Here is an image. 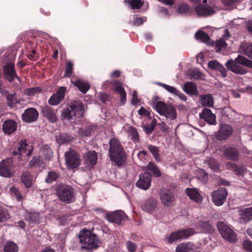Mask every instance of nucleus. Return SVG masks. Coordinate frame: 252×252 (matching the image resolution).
Instances as JSON below:
<instances>
[{
  "label": "nucleus",
  "instance_id": "f257e3e1",
  "mask_svg": "<svg viewBox=\"0 0 252 252\" xmlns=\"http://www.w3.org/2000/svg\"><path fill=\"white\" fill-rule=\"evenodd\" d=\"M108 155L111 161L119 167L125 164L126 154L120 141L116 137L111 138L109 142Z\"/></svg>",
  "mask_w": 252,
  "mask_h": 252
},
{
  "label": "nucleus",
  "instance_id": "f03ea898",
  "mask_svg": "<svg viewBox=\"0 0 252 252\" xmlns=\"http://www.w3.org/2000/svg\"><path fill=\"white\" fill-rule=\"evenodd\" d=\"M78 237L82 244V250L92 251L99 247V240L97 236L93 232V229H83L80 231Z\"/></svg>",
  "mask_w": 252,
  "mask_h": 252
},
{
  "label": "nucleus",
  "instance_id": "7ed1b4c3",
  "mask_svg": "<svg viewBox=\"0 0 252 252\" xmlns=\"http://www.w3.org/2000/svg\"><path fill=\"white\" fill-rule=\"evenodd\" d=\"M237 63L252 68V61L247 59L242 55H238L235 59V61H233L232 60H228L226 63L225 66L227 69L235 73L239 74H246L248 72L247 70Z\"/></svg>",
  "mask_w": 252,
  "mask_h": 252
},
{
  "label": "nucleus",
  "instance_id": "20e7f679",
  "mask_svg": "<svg viewBox=\"0 0 252 252\" xmlns=\"http://www.w3.org/2000/svg\"><path fill=\"white\" fill-rule=\"evenodd\" d=\"M154 107L159 115L164 116L167 119L173 121L177 117L176 109L173 104H167L159 101L156 102Z\"/></svg>",
  "mask_w": 252,
  "mask_h": 252
},
{
  "label": "nucleus",
  "instance_id": "39448f33",
  "mask_svg": "<svg viewBox=\"0 0 252 252\" xmlns=\"http://www.w3.org/2000/svg\"><path fill=\"white\" fill-rule=\"evenodd\" d=\"M73 189L65 184H59L56 188L57 194L60 199L66 203L73 201Z\"/></svg>",
  "mask_w": 252,
  "mask_h": 252
},
{
  "label": "nucleus",
  "instance_id": "423d86ee",
  "mask_svg": "<svg viewBox=\"0 0 252 252\" xmlns=\"http://www.w3.org/2000/svg\"><path fill=\"white\" fill-rule=\"evenodd\" d=\"M218 230L223 238L231 243L237 241V238L234 231L223 222L219 221L217 224Z\"/></svg>",
  "mask_w": 252,
  "mask_h": 252
},
{
  "label": "nucleus",
  "instance_id": "0eeeda50",
  "mask_svg": "<svg viewBox=\"0 0 252 252\" xmlns=\"http://www.w3.org/2000/svg\"><path fill=\"white\" fill-rule=\"evenodd\" d=\"M65 159L66 166L69 169L76 168L80 165L79 155L73 150H70L65 153Z\"/></svg>",
  "mask_w": 252,
  "mask_h": 252
},
{
  "label": "nucleus",
  "instance_id": "6e6552de",
  "mask_svg": "<svg viewBox=\"0 0 252 252\" xmlns=\"http://www.w3.org/2000/svg\"><path fill=\"white\" fill-rule=\"evenodd\" d=\"M194 233V230L192 228H188L174 231L169 236L167 241L171 244L178 240L186 239Z\"/></svg>",
  "mask_w": 252,
  "mask_h": 252
},
{
  "label": "nucleus",
  "instance_id": "1a4fd4ad",
  "mask_svg": "<svg viewBox=\"0 0 252 252\" xmlns=\"http://www.w3.org/2000/svg\"><path fill=\"white\" fill-rule=\"evenodd\" d=\"M11 158L3 159L0 162V175L6 178H11L14 174Z\"/></svg>",
  "mask_w": 252,
  "mask_h": 252
},
{
  "label": "nucleus",
  "instance_id": "9d476101",
  "mask_svg": "<svg viewBox=\"0 0 252 252\" xmlns=\"http://www.w3.org/2000/svg\"><path fill=\"white\" fill-rule=\"evenodd\" d=\"M3 73L5 79L10 83L12 82L15 79L20 80L15 69V65L12 63H8L4 66Z\"/></svg>",
  "mask_w": 252,
  "mask_h": 252
},
{
  "label": "nucleus",
  "instance_id": "9b49d317",
  "mask_svg": "<svg viewBox=\"0 0 252 252\" xmlns=\"http://www.w3.org/2000/svg\"><path fill=\"white\" fill-rule=\"evenodd\" d=\"M227 191L224 188H220L212 193V201L217 206L222 205L226 201Z\"/></svg>",
  "mask_w": 252,
  "mask_h": 252
},
{
  "label": "nucleus",
  "instance_id": "f8f14e48",
  "mask_svg": "<svg viewBox=\"0 0 252 252\" xmlns=\"http://www.w3.org/2000/svg\"><path fill=\"white\" fill-rule=\"evenodd\" d=\"M127 217L125 213L121 211H116L106 215L105 219L112 222L121 224L122 222L127 219Z\"/></svg>",
  "mask_w": 252,
  "mask_h": 252
},
{
  "label": "nucleus",
  "instance_id": "ddd939ff",
  "mask_svg": "<svg viewBox=\"0 0 252 252\" xmlns=\"http://www.w3.org/2000/svg\"><path fill=\"white\" fill-rule=\"evenodd\" d=\"M151 174L147 171L141 174L139 180L136 183V187L143 190L148 189L151 186Z\"/></svg>",
  "mask_w": 252,
  "mask_h": 252
},
{
  "label": "nucleus",
  "instance_id": "4468645a",
  "mask_svg": "<svg viewBox=\"0 0 252 252\" xmlns=\"http://www.w3.org/2000/svg\"><path fill=\"white\" fill-rule=\"evenodd\" d=\"M232 127L227 124H221L216 135V138L220 141L227 139L232 133Z\"/></svg>",
  "mask_w": 252,
  "mask_h": 252
},
{
  "label": "nucleus",
  "instance_id": "2eb2a0df",
  "mask_svg": "<svg viewBox=\"0 0 252 252\" xmlns=\"http://www.w3.org/2000/svg\"><path fill=\"white\" fill-rule=\"evenodd\" d=\"M39 113L36 108L31 107L26 109L22 115L23 121L26 123H32L36 121Z\"/></svg>",
  "mask_w": 252,
  "mask_h": 252
},
{
  "label": "nucleus",
  "instance_id": "dca6fc26",
  "mask_svg": "<svg viewBox=\"0 0 252 252\" xmlns=\"http://www.w3.org/2000/svg\"><path fill=\"white\" fill-rule=\"evenodd\" d=\"M65 91V87H60L57 92L53 94L49 99V104L51 105H57L60 103L64 98Z\"/></svg>",
  "mask_w": 252,
  "mask_h": 252
},
{
  "label": "nucleus",
  "instance_id": "f3484780",
  "mask_svg": "<svg viewBox=\"0 0 252 252\" xmlns=\"http://www.w3.org/2000/svg\"><path fill=\"white\" fill-rule=\"evenodd\" d=\"M161 203L165 206H171L174 201L173 193L169 189H163L159 194Z\"/></svg>",
  "mask_w": 252,
  "mask_h": 252
},
{
  "label": "nucleus",
  "instance_id": "a211bd4d",
  "mask_svg": "<svg viewBox=\"0 0 252 252\" xmlns=\"http://www.w3.org/2000/svg\"><path fill=\"white\" fill-rule=\"evenodd\" d=\"M69 107L74 116L76 115L78 118L83 117L84 106L81 101L78 100H72L69 104Z\"/></svg>",
  "mask_w": 252,
  "mask_h": 252
},
{
  "label": "nucleus",
  "instance_id": "6ab92c4d",
  "mask_svg": "<svg viewBox=\"0 0 252 252\" xmlns=\"http://www.w3.org/2000/svg\"><path fill=\"white\" fill-rule=\"evenodd\" d=\"M18 124L12 119H7L2 126V130L5 135H10L17 130Z\"/></svg>",
  "mask_w": 252,
  "mask_h": 252
},
{
  "label": "nucleus",
  "instance_id": "aec40b11",
  "mask_svg": "<svg viewBox=\"0 0 252 252\" xmlns=\"http://www.w3.org/2000/svg\"><path fill=\"white\" fill-rule=\"evenodd\" d=\"M41 112L43 117L49 122L54 123L57 122V117L56 113L51 107L48 105L41 106Z\"/></svg>",
  "mask_w": 252,
  "mask_h": 252
},
{
  "label": "nucleus",
  "instance_id": "412c9836",
  "mask_svg": "<svg viewBox=\"0 0 252 252\" xmlns=\"http://www.w3.org/2000/svg\"><path fill=\"white\" fill-rule=\"evenodd\" d=\"M199 116L210 125H216L217 124L216 116L210 109L204 108L200 113Z\"/></svg>",
  "mask_w": 252,
  "mask_h": 252
},
{
  "label": "nucleus",
  "instance_id": "4be33fe9",
  "mask_svg": "<svg viewBox=\"0 0 252 252\" xmlns=\"http://www.w3.org/2000/svg\"><path fill=\"white\" fill-rule=\"evenodd\" d=\"M195 10L198 16L207 17L214 14L215 10L211 7L200 4L195 8Z\"/></svg>",
  "mask_w": 252,
  "mask_h": 252
},
{
  "label": "nucleus",
  "instance_id": "5701e85b",
  "mask_svg": "<svg viewBox=\"0 0 252 252\" xmlns=\"http://www.w3.org/2000/svg\"><path fill=\"white\" fill-rule=\"evenodd\" d=\"M194 226L204 233H211L213 232L212 225L208 221H205L197 219L194 221Z\"/></svg>",
  "mask_w": 252,
  "mask_h": 252
},
{
  "label": "nucleus",
  "instance_id": "b1692460",
  "mask_svg": "<svg viewBox=\"0 0 252 252\" xmlns=\"http://www.w3.org/2000/svg\"><path fill=\"white\" fill-rule=\"evenodd\" d=\"M157 201L153 198H150L146 200L141 205V209L148 213L155 211L157 207Z\"/></svg>",
  "mask_w": 252,
  "mask_h": 252
},
{
  "label": "nucleus",
  "instance_id": "393cba45",
  "mask_svg": "<svg viewBox=\"0 0 252 252\" xmlns=\"http://www.w3.org/2000/svg\"><path fill=\"white\" fill-rule=\"evenodd\" d=\"M113 85L115 91L120 96V102L122 104H124L126 100V93L123 87V84L121 82L116 80L114 81Z\"/></svg>",
  "mask_w": 252,
  "mask_h": 252
},
{
  "label": "nucleus",
  "instance_id": "a878e982",
  "mask_svg": "<svg viewBox=\"0 0 252 252\" xmlns=\"http://www.w3.org/2000/svg\"><path fill=\"white\" fill-rule=\"evenodd\" d=\"M176 252H200L196 251V248L192 243H182L176 247Z\"/></svg>",
  "mask_w": 252,
  "mask_h": 252
},
{
  "label": "nucleus",
  "instance_id": "bb28decb",
  "mask_svg": "<svg viewBox=\"0 0 252 252\" xmlns=\"http://www.w3.org/2000/svg\"><path fill=\"white\" fill-rule=\"evenodd\" d=\"M223 154L227 159L234 161H237L239 158V152L235 148H227L224 150Z\"/></svg>",
  "mask_w": 252,
  "mask_h": 252
},
{
  "label": "nucleus",
  "instance_id": "cd10ccee",
  "mask_svg": "<svg viewBox=\"0 0 252 252\" xmlns=\"http://www.w3.org/2000/svg\"><path fill=\"white\" fill-rule=\"evenodd\" d=\"M97 159V153L94 151H89L86 154L84 157V163L87 166L93 167L95 165Z\"/></svg>",
  "mask_w": 252,
  "mask_h": 252
},
{
  "label": "nucleus",
  "instance_id": "c85d7f7f",
  "mask_svg": "<svg viewBox=\"0 0 252 252\" xmlns=\"http://www.w3.org/2000/svg\"><path fill=\"white\" fill-rule=\"evenodd\" d=\"M1 86V84H0V92H1L3 94H5L6 95L8 106H9L11 108H13L15 105L18 103L15 94H9L8 93V91L7 90L2 91Z\"/></svg>",
  "mask_w": 252,
  "mask_h": 252
},
{
  "label": "nucleus",
  "instance_id": "c756f323",
  "mask_svg": "<svg viewBox=\"0 0 252 252\" xmlns=\"http://www.w3.org/2000/svg\"><path fill=\"white\" fill-rule=\"evenodd\" d=\"M186 193L189 199L197 203L201 202L202 197L199 193L198 190L195 188H187Z\"/></svg>",
  "mask_w": 252,
  "mask_h": 252
},
{
  "label": "nucleus",
  "instance_id": "7c9ffc66",
  "mask_svg": "<svg viewBox=\"0 0 252 252\" xmlns=\"http://www.w3.org/2000/svg\"><path fill=\"white\" fill-rule=\"evenodd\" d=\"M183 90L186 94L190 95H197L198 94L197 86L194 83L192 82L185 83L184 84Z\"/></svg>",
  "mask_w": 252,
  "mask_h": 252
},
{
  "label": "nucleus",
  "instance_id": "2f4dec72",
  "mask_svg": "<svg viewBox=\"0 0 252 252\" xmlns=\"http://www.w3.org/2000/svg\"><path fill=\"white\" fill-rule=\"evenodd\" d=\"M20 180L27 189L32 187L33 176L30 172L28 171L23 172L21 176Z\"/></svg>",
  "mask_w": 252,
  "mask_h": 252
},
{
  "label": "nucleus",
  "instance_id": "473e14b6",
  "mask_svg": "<svg viewBox=\"0 0 252 252\" xmlns=\"http://www.w3.org/2000/svg\"><path fill=\"white\" fill-rule=\"evenodd\" d=\"M28 144L26 142V140H21L18 145L17 150H14L12 152L13 156H17L19 159H21L23 155L26 153L27 147Z\"/></svg>",
  "mask_w": 252,
  "mask_h": 252
},
{
  "label": "nucleus",
  "instance_id": "72a5a7b5",
  "mask_svg": "<svg viewBox=\"0 0 252 252\" xmlns=\"http://www.w3.org/2000/svg\"><path fill=\"white\" fill-rule=\"evenodd\" d=\"M71 82L74 86L76 87L83 94L86 93L90 88L88 83L84 82L80 79L71 81Z\"/></svg>",
  "mask_w": 252,
  "mask_h": 252
},
{
  "label": "nucleus",
  "instance_id": "f704fd0d",
  "mask_svg": "<svg viewBox=\"0 0 252 252\" xmlns=\"http://www.w3.org/2000/svg\"><path fill=\"white\" fill-rule=\"evenodd\" d=\"M200 99L203 106L212 107L214 105V98L210 94H202Z\"/></svg>",
  "mask_w": 252,
  "mask_h": 252
},
{
  "label": "nucleus",
  "instance_id": "c9c22d12",
  "mask_svg": "<svg viewBox=\"0 0 252 252\" xmlns=\"http://www.w3.org/2000/svg\"><path fill=\"white\" fill-rule=\"evenodd\" d=\"M25 220L29 222L38 223L39 222V214L35 212H30L26 211L24 215Z\"/></svg>",
  "mask_w": 252,
  "mask_h": 252
},
{
  "label": "nucleus",
  "instance_id": "e433bc0d",
  "mask_svg": "<svg viewBox=\"0 0 252 252\" xmlns=\"http://www.w3.org/2000/svg\"><path fill=\"white\" fill-rule=\"evenodd\" d=\"M148 149L151 153L155 160L157 162L160 161V157L159 154V149L157 146L149 144L147 146Z\"/></svg>",
  "mask_w": 252,
  "mask_h": 252
},
{
  "label": "nucleus",
  "instance_id": "4c0bfd02",
  "mask_svg": "<svg viewBox=\"0 0 252 252\" xmlns=\"http://www.w3.org/2000/svg\"><path fill=\"white\" fill-rule=\"evenodd\" d=\"M227 166L228 168L233 170L236 175H243L244 173L245 169L243 166H239L232 163H228Z\"/></svg>",
  "mask_w": 252,
  "mask_h": 252
},
{
  "label": "nucleus",
  "instance_id": "58836bf2",
  "mask_svg": "<svg viewBox=\"0 0 252 252\" xmlns=\"http://www.w3.org/2000/svg\"><path fill=\"white\" fill-rule=\"evenodd\" d=\"M43 164V162L40 157H33L29 162V166L30 168L40 167L42 166Z\"/></svg>",
  "mask_w": 252,
  "mask_h": 252
},
{
  "label": "nucleus",
  "instance_id": "ea45409f",
  "mask_svg": "<svg viewBox=\"0 0 252 252\" xmlns=\"http://www.w3.org/2000/svg\"><path fill=\"white\" fill-rule=\"evenodd\" d=\"M241 218L245 221L252 219V207L247 208L240 212Z\"/></svg>",
  "mask_w": 252,
  "mask_h": 252
},
{
  "label": "nucleus",
  "instance_id": "a19ab883",
  "mask_svg": "<svg viewBox=\"0 0 252 252\" xmlns=\"http://www.w3.org/2000/svg\"><path fill=\"white\" fill-rule=\"evenodd\" d=\"M129 136L130 137V139L134 143H137L139 142L140 138L139 133L136 128L134 127H130L128 130Z\"/></svg>",
  "mask_w": 252,
  "mask_h": 252
},
{
  "label": "nucleus",
  "instance_id": "79ce46f5",
  "mask_svg": "<svg viewBox=\"0 0 252 252\" xmlns=\"http://www.w3.org/2000/svg\"><path fill=\"white\" fill-rule=\"evenodd\" d=\"M18 246L12 241L8 242L3 247V252H18Z\"/></svg>",
  "mask_w": 252,
  "mask_h": 252
},
{
  "label": "nucleus",
  "instance_id": "37998d69",
  "mask_svg": "<svg viewBox=\"0 0 252 252\" xmlns=\"http://www.w3.org/2000/svg\"><path fill=\"white\" fill-rule=\"evenodd\" d=\"M73 139V137L71 135L65 133L61 134L57 138L58 142L60 144L69 143Z\"/></svg>",
  "mask_w": 252,
  "mask_h": 252
},
{
  "label": "nucleus",
  "instance_id": "c03bdc74",
  "mask_svg": "<svg viewBox=\"0 0 252 252\" xmlns=\"http://www.w3.org/2000/svg\"><path fill=\"white\" fill-rule=\"evenodd\" d=\"M147 169L151 171L154 177H159L161 174L157 166L152 162H150L147 166Z\"/></svg>",
  "mask_w": 252,
  "mask_h": 252
},
{
  "label": "nucleus",
  "instance_id": "a18cd8bd",
  "mask_svg": "<svg viewBox=\"0 0 252 252\" xmlns=\"http://www.w3.org/2000/svg\"><path fill=\"white\" fill-rule=\"evenodd\" d=\"M60 176V174L55 171H49L45 179V182L48 184H50L53 182L56 181Z\"/></svg>",
  "mask_w": 252,
  "mask_h": 252
},
{
  "label": "nucleus",
  "instance_id": "49530a36",
  "mask_svg": "<svg viewBox=\"0 0 252 252\" xmlns=\"http://www.w3.org/2000/svg\"><path fill=\"white\" fill-rule=\"evenodd\" d=\"M178 11L181 14H190L191 10L189 6L185 3H180L178 5Z\"/></svg>",
  "mask_w": 252,
  "mask_h": 252
},
{
  "label": "nucleus",
  "instance_id": "de8ad7c7",
  "mask_svg": "<svg viewBox=\"0 0 252 252\" xmlns=\"http://www.w3.org/2000/svg\"><path fill=\"white\" fill-rule=\"evenodd\" d=\"M92 130L93 126L91 125H89L85 127L80 128L79 130L78 133L79 135L82 137H88L91 135Z\"/></svg>",
  "mask_w": 252,
  "mask_h": 252
},
{
  "label": "nucleus",
  "instance_id": "09e8293b",
  "mask_svg": "<svg viewBox=\"0 0 252 252\" xmlns=\"http://www.w3.org/2000/svg\"><path fill=\"white\" fill-rule=\"evenodd\" d=\"M11 194L15 196L18 202L22 201L24 197L21 194L20 191L16 187H12L10 189Z\"/></svg>",
  "mask_w": 252,
  "mask_h": 252
},
{
  "label": "nucleus",
  "instance_id": "8fccbe9b",
  "mask_svg": "<svg viewBox=\"0 0 252 252\" xmlns=\"http://www.w3.org/2000/svg\"><path fill=\"white\" fill-rule=\"evenodd\" d=\"M195 36L197 40H199L204 42H208L210 39L208 34L201 31H199L196 32Z\"/></svg>",
  "mask_w": 252,
  "mask_h": 252
},
{
  "label": "nucleus",
  "instance_id": "3c124183",
  "mask_svg": "<svg viewBox=\"0 0 252 252\" xmlns=\"http://www.w3.org/2000/svg\"><path fill=\"white\" fill-rule=\"evenodd\" d=\"M156 124L157 120L155 119H154L150 124L145 125L144 126V130L146 134L148 135L151 134L152 132L154 131Z\"/></svg>",
  "mask_w": 252,
  "mask_h": 252
},
{
  "label": "nucleus",
  "instance_id": "603ef678",
  "mask_svg": "<svg viewBox=\"0 0 252 252\" xmlns=\"http://www.w3.org/2000/svg\"><path fill=\"white\" fill-rule=\"evenodd\" d=\"M41 91L42 89L40 87H36L27 89L25 91V93L29 96H33L36 94L41 93Z\"/></svg>",
  "mask_w": 252,
  "mask_h": 252
},
{
  "label": "nucleus",
  "instance_id": "864d4df0",
  "mask_svg": "<svg viewBox=\"0 0 252 252\" xmlns=\"http://www.w3.org/2000/svg\"><path fill=\"white\" fill-rule=\"evenodd\" d=\"M227 46L226 42L222 38H220L215 42L216 51L220 52L222 48L226 47Z\"/></svg>",
  "mask_w": 252,
  "mask_h": 252
},
{
  "label": "nucleus",
  "instance_id": "5fc2aeb1",
  "mask_svg": "<svg viewBox=\"0 0 252 252\" xmlns=\"http://www.w3.org/2000/svg\"><path fill=\"white\" fill-rule=\"evenodd\" d=\"M128 2L133 9H140L143 5L141 0H128Z\"/></svg>",
  "mask_w": 252,
  "mask_h": 252
},
{
  "label": "nucleus",
  "instance_id": "6e6d98bb",
  "mask_svg": "<svg viewBox=\"0 0 252 252\" xmlns=\"http://www.w3.org/2000/svg\"><path fill=\"white\" fill-rule=\"evenodd\" d=\"M158 85L159 86L162 87L164 89H165L168 92H169L172 94H174L175 95L177 93H178V90H177V89L174 87L170 86H169L168 85H166L165 84H163L162 83H158Z\"/></svg>",
  "mask_w": 252,
  "mask_h": 252
},
{
  "label": "nucleus",
  "instance_id": "4d7b16f0",
  "mask_svg": "<svg viewBox=\"0 0 252 252\" xmlns=\"http://www.w3.org/2000/svg\"><path fill=\"white\" fill-rule=\"evenodd\" d=\"M73 63L70 61L67 62L66 66H65V73H64V76L65 77H70L73 73Z\"/></svg>",
  "mask_w": 252,
  "mask_h": 252
},
{
  "label": "nucleus",
  "instance_id": "13d9d810",
  "mask_svg": "<svg viewBox=\"0 0 252 252\" xmlns=\"http://www.w3.org/2000/svg\"><path fill=\"white\" fill-rule=\"evenodd\" d=\"M8 218V211L2 207H0V222L5 221Z\"/></svg>",
  "mask_w": 252,
  "mask_h": 252
},
{
  "label": "nucleus",
  "instance_id": "bf43d9fd",
  "mask_svg": "<svg viewBox=\"0 0 252 252\" xmlns=\"http://www.w3.org/2000/svg\"><path fill=\"white\" fill-rule=\"evenodd\" d=\"M62 115L64 118L68 120L72 119V117L74 116L69 107L63 110Z\"/></svg>",
  "mask_w": 252,
  "mask_h": 252
},
{
  "label": "nucleus",
  "instance_id": "052dcab7",
  "mask_svg": "<svg viewBox=\"0 0 252 252\" xmlns=\"http://www.w3.org/2000/svg\"><path fill=\"white\" fill-rule=\"evenodd\" d=\"M221 65L218 61H211L208 63V66L209 68L213 69H218L220 68V66Z\"/></svg>",
  "mask_w": 252,
  "mask_h": 252
},
{
  "label": "nucleus",
  "instance_id": "680f3d73",
  "mask_svg": "<svg viewBox=\"0 0 252 252\" xmlns=\"http://www.w3.org/2000/svg\"><path fill=\"white\" fill-rule=\"evenodd\" d=\"M243 247L247 251L252 252V242L250 240H246L243 243Z\"/></svg>",
  "mask_w": 252,
  "mask_h": 252
},
{
  "label": "nucleus",
  "instance_id": "e2e57ef3",
  "mask_svg": "<svg viewBox=\"0 0 252 252\" xmlns=\"http://www.w3.org/2000/svg\"><path fill=\"white\" fill-rule=\"evenodd\" d=\"M126 247L129 252H135L137 246L133 242L128 241L126 244Z\"/></svg>",
  "mask_w": 252,
  "mask_h": 252
},
{
  "label": "nucleus",
  "instance_id": "0e129e2a",
  "mask_svg": "<svg viewBox=\"0 0 252 252\" xmlns=\"http://www.w3.org/2000/svg\"><path fill=\"white\" fill-rule=\"evenodd\" d=\"M209 167L213 171L217 172L219 170V165L217 161L214 159H211L208 163Z\"/></svg>",
  "mask_w": 252,
  "mask_h": 252
},
{
  "label": "nucleus",
  "instance_id": "69168bd1",
  "mask_svg": "<svg viewBox=\"0 0 252 252\" xmlns=\"http://www.w3.org/2000/svg\"><path fill=\"white\" fill-rule=\"evenodd\" d=\"M191 78L194 79L199 80L202 78V74L199 70H193L190 73Z\"/></svg>",
  "mask_w": 252,
  "mask_h": 252
},
{
  "label": "nucleus",
  "instance_id": "338daca9",
  "mask_svg": "<svg viewBox=\"0 0 252 252\" xmlns=\"http://www.w3.org/2000/svg\"><path fill=\"white\" fill-rule=\"evenodd\" d=\"M244 53L246 56L252 59V43L245 49Z\"/></svg>",
  "mask_w": 252,
  "mask_h": 252
},
{
  "label": "nucleus",
  "instance_id": "774afa93",
  "mask_svg": "<svg viewBox=\"0 0 252 252\" xmlns=\"http://www.w3.org/2000/svg\"><path fill=\"white\" fill-rule=\"evenodd\" d=\"M132 97V98L131 102L133 105L137 104L140 102V100L138 98L137 94L136 91H134L133 92Z\"/></svg>",
  "mask_w": 252,
  "mask_h": 252
}]
</instances>
